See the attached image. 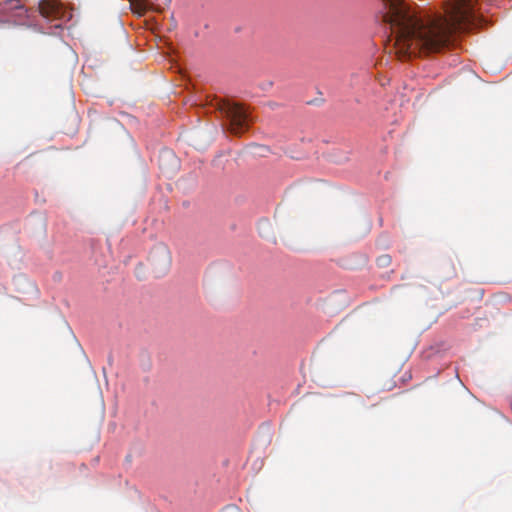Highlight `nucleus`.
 Wrapping results in <instances>:
<instances>
[{"instance_id": "obj_4", "label": "nucleus", "mask_w": 512, "mask_h": 512, "mask_svg": "<svg viewBox=\"0 0 512 512\" xmlns=\"http://www.w3.org/2000/svg\"><path fill=\"white\" fill-rule=\"evenodd\" d=\"M39 12L49 20L60 19L64 15L59 0H41L39 2Z\"/></svg>"}, {"instance_id": "obj_1", "label": "nucleus", "mask_w": 512, "mask_h": 512, "mask_svg": "<svg viewBox=\"0 0 512 512\" xmlns=\"http://www.w3.org/2000/svg\"><path fill=\"white\" fill-rule=\"evenodd\" d=\"M393 47L400 59L441 51L458 31L479 27L484 22L478 0H447L445 15H421L405 0H383Z\"/></svg>"}, {"instance_id": "obj_3", "label": "nucleus", "mask_w": 512, "mask_h": 512, "mask_svg": "<svg viewBox=\"0 0 512 512\" xmlns=\"http://www.w3.org/2000/svg\"><path fill=\"white\" fill-rule=\"evenodd\" d=\"M149 259L154 272L158 276L165 274L169 270L172 262L171 253L164 245L156 246L151 251Z\"/></svg>"}, {"instance_id": "obj_7", "label": "nucleus", "mask_w": 512, "mask_h": 512, "mask_svg": "<svg viewBox=\"0 0 512 512\" xmlns=\"http://www.w3.org/2000/svg\"><path fill=\"white\" fill-rule=\"evenodd\" d=\"M384 260L389 261L388 256H385V257H384Z\"/></svg>"}, {"instance_id": "obj_6", "label": "nucleus", "mask_w": 512, "mask_h": 512, "mask_svg": "<svg viewBox=\"0 0 512 512\" xmlns=\"http://www.w3.org/2000/svg\"><path fill=\"white\" fill-rule=\"evenodd\" d=\"M159 161H160V166L162 167V161H172V162L176 163V157L171 151L164 150L160 153Z\"/></svg>"}, {"instance_id": "obj_2", "label": "nucleus", "mask_w": 512, "mask_h": 512, "mask_svg": "<svg viewBox=\"0 0 512 512\" xmlns=\"http://www.w3.org/2000/svg\"><path fill=\"white\" fill-rule=\"evenodd\" d=\"M222 111L228 121V130L233 135H242L253 122L252 116L241 104L227 102L223 105Z\"/></svg>"}, {"instance_id": "obj_5", "label": "nucleus", "mask_w": 512, "mask_h": 512, "mask_svg": "<svg viewBox=\"0 0 512 512\" xmlns=\"http://www.w3.org/2000/svg\"><path fill=\"white\" fill-rule=\"evenodd\" d=\"M156 0H129L130 7L134 13L142 16L148 10L160 12L162 8L155 3Z\"/></svg>"}]
</instances>
